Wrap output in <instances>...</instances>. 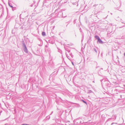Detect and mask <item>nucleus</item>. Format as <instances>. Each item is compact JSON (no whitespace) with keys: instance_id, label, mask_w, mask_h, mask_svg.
<instances>
[{"instance_id":"nucleus-5","label":"nucleus","mask_w":125,"mask_h":125,"mask_svg":"<svg viewBox=\"0 0 125 125\" xmlns=\"http://www.w3.org/2000/svg\"><path fill=\"white\" fill-rule=\"evenodd\" d=\"M25 50H27V49L26 47L25 48Z\"/></svg>"},{"instance_id":"nucleus-4","label":"nucleus","mask_w":125,"mask_h":125,"mask_svg":"<svg viewBox=\"0 0 125 125\" xmlns=\"http://www.w3.org/2000/svg\"><path fill=\"white\" fill-rule=\"evenodd\" d=\"M83 102H84V103H85V104H87V103L85 102V101H84V100H83Z\"/></svg>"},{"instance_id":"nucleus-6","label":"nucleus","mask_w":125,"mask_h":125,"mask_svg":"<svg viewBox=\"0 0 125 125\" xmlns=\"http://www.w3.org/2000/svg\"><path fill=\"white\" fill-rule=\"evenodd\" d=\"M124 56H125V52L124 53Z\"/></svg>"},{"instance_id":"nucleus-2","label":"nucleus","mask_w":125,"mask_h":125,"mask_svg":"<svg viewBox=\"0 0 125 125\" xmlns=\"http://www.w3.org/2000/svg\"><path fill=\"white\" fill-rule=\"evenodd\" d=\"M42 34L43 36H45V33L44 32H43L42 33Z\"/></svg>"},{"instance_id":"nucleus-3","label":"nucleus","mask_w":125,"mask_h":125,"mask_svg":"<svg viewBox=\"0 0 125 125\" xmlns=\"http://www.w3.org/2000/svg\"><path fill=\"white\" fill-rule=\"evenodd\" d=\"M95 38H96L97 39H98L99 38L98 37V36H95Z\"/></svg>"},{"instance_id":"nucleus-1","label":"nucleus","mask_w":125,"mask_h":125,"mask_svg":"<svg viewBox=\"0 0 125 125\" xmlns=\"http://www.w3.org/2000/svg\"><path fill=\"white\" fill-rule=\"evenodd\" d=\"M98 41L100 43H102L103 42L100 39V38H99L98 39Z\"/></svg>"}]
</instances>
